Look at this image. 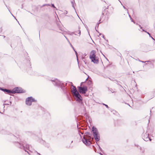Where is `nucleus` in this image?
<instances>
[{
	"label": "nucleus",
	"instance_id": "nucleus-40",
	"mask_svg": "<svg viewBox=\"0 0 155 155\" xmlns=\"http://www.w3.org/2000/svg\"><path fill=\"white\" fill-rule=\"evenodd\" d=\"M135 146L137 147L138 148V147H139V146L138 145L135 144Z\"/></svg>",
	"mask_w": 155,
	"mask_h": 155
},
{
	"label": "nucleus",
	"instance_id": "nucleus-57",
	"mask_svg": "<svg viewBox=\"0 0 155 155\" xmlns=\"http://www.w3.org/2000/svg\"><path fill=\"white\" fill-rule=\"evenodd\" d=\"M139 26L140 27V29H142V27L140 25H139Z\"/></svg>",
	"mask_w": 155,
	"mask_h": 155
},
{
	"label": "nucleus",
	"instance_id": "nucleus-61",
	"mask_svg": "<svg viewBox=\"0 0 155 155\" xmlns=\"http://www.w3.org/2000/svg\"><path fill=\"white\" fill-rule=\"evenodd\" d=\"M0 31H2V28H0Z\"/></svg>",
	"mask_w": 155,
	"mask_h": 155
},
{
	"label": "nucleus",
	"instance_id": "nucleus-11",
	"mask_svg": "<svg viewBox=\"0 0 155 155\" xmlns=\"http://www.w3.org/2000/svg\"><path fill=\"white\" fill-rule=\"evenodd\" d=\"M0 90L3 91L5 93L11 95L12 92V90L6 89L3 87H0Z\"/></svg>",
	"mask_w": 155,
	"mask_h": 155
},
{
	"label": "nucleus",
	"instance_id": "nucleus-49",
	"mask_svg": "<svg viewBox=\"0 0 155 155\" xmlns=\"http://www.w3.org/2000/svg\"><path fill=\"white\" fill-rule=\"evenodd\" d=\"M120 2V3H121V5H123V4H122V3L121 2V1L120 0H118Z\"/></svg>",
	"mask_w": 155,
	"mask_h": 155
},
{
	"label": "nucleus",
	"instance_id": "nucleus-41",
	"mask_svg": "<svg viewBox=\"0 0 155 155\" xmlns=\"http://www.w3.org/2000/svg\"><path fill=\"white\" fill-rule=\"evenodd\" d=\"M67 12L66 11H65L64 14L65 15L67 14Z\"/></svg>",
	"mask_w": 155,
	"mask_h": 155
},
{
	"label": "nucleus",
	"instance_id": "nucleus-3",
	"mask_svg": "<svg viewBox=\"0 0 155 155\" xmlns=\"http://www.w3.org/2000/svg\"><path fill=\"white\" fill-rule=\"evenodd\" d=\"M14 142L15 146L19 148L24 150L25 152H27L29 154H30L28 150L29 151L31 152V150H30V147H31V146L27 144L25 141L21 140L19 142L14 141Z\"/></svg>",
	"mask_w": 155,
	"mask_h": 155
},
{
	"label": "nucleus",
	"instance_id": "nucleus-21",
	"mask_svg": "<svg viewBox=\"0 0 155 155\" xmlns=\"http://www.w3.org/2000/svg\"><path fill=\"white\" fill-rule=\"evenodd\" d=\"M108 6H107V8L104 9L105 11L106 12V15H107V14H109L108 11L107 10L108 8Z\"/></svg>",
	"mask_w": 155,
	"mask_h": 155
},
{
	"label": "nucleus",
	"instance_id": "nucleus-13",
	"mask_svg": "<svg viewBox=\"0 0 155 155\" xmlns=\"http://www.w3.org/2000/svg\"><path fill=\"white\" fill-rule=\"evenodd\" d=\"M78 31H74L73 32H72V34H74L75 35H77V33H78L79 34V36H80L81 35V32L80 30V27L79 26L78 27Z\"/></svg>",
	"mask_w": 155,
	"mask_h": 155
},
{
	"label": "nucleus",
	"instance_id": "nucleus-58",
	"mask_svg": "<svg viewBox=\"0 0 155 155\" xmlns=\"http://www.w3.org/2000/svg\"><path fill=\"white\" fill-rule=\"evenodd\" d=\"M12 16L15 18V19L17 20V19L14 16V15L12 14Z\"/></svg>",
	"mask_w": 155,
	"mask_h": 155
},
{
	"label": "nucleus",
	"instance_id": "nucleus-59",
	"mask_svg": "<svg viewBox=\"0 0 155 155\" xmlns=\"http://www.w3.org/2000/svg\"><path fill=\"white\" fill-rule=\"evenodd\" d=\"M145 30L143 29H142V31H145Z\"/></svg>",
	"mask_w": 155,
	"mask_h": 155
},
{
	"label": "nucleus",
	"instance_id": "nucleus-19",
	"mask_svg": "<svg viewBox=\"0 0 155 155\" xmlns=\"http://www.w3.org/2000/svg\"><path fill=\"white\" fill-rule=\"evenodd\" d=\"M101 23V22H99L97 24H96V27H95V29L96 30V28H97H97H98V27H99V24Z\"/></svg>",
	"mask_w": 155,
	"mask_h": 155
},
{
	"label": "nucleus",
	"instance_id": "nucleus-47",
	"mask_svg": "<svg viewBox=\"0 0 155 155\" xmlns=\"http://www.w3.org/2000/svg\"><path fill=\"white\" fill-rule=\"evenodd\" d=\"M35 152H37V154H38L39 155H41V154H40L39 153H38V152L37 151H35Z\"/></svg>",
	"mask_w": 155,
	"mask_h": 155
},
{
	"label": "nucleus",
	"instance_id": "nucleus-20",
	"mask_svg": "<svg viewBox=\"0 0 155 155\" xmlns=\"http://www.w3.org/2000/svg\"><path fill=\"white\" fill-rule=\"evenodd\" d=\"M109 79L111 81H116V79H115L114 78H109Z\"/></svg>",
	"mask_w": 155,
	"mask_h": 155
},
{
	"label": "nucleus",
	"instance_id": "nucleus-32",
	"mask_svg": "<svg viewBox=\"0 0 155 155\" xmlns=\"http://www.w3.org/2000/svg\"><path fill=\"white\" fill-rule=\"evenodd\" d=\"M104 13H102V15H101V17H100V19H101L102 18V17H103V16L104 15Z\"/></svg>",
	"mask_w": 155,
	"mask_h": 155
},
{
	"label": "nucleus",
	"instance_id": "nucleus-27",
	"mask_svg": "<svg viewBox=\"0 0 155 155\" xmlns=\"http://www.w3.org/2000/svg\"><path fill=\"white\" fill-rule=\"evenodd\" d=\"M50 6V4H44V5H43L41 7H44V6Z\"/></svg>",
	"mask_w": 155,
	"mask_h": 155
},
{
	"label": "nucleus",
	"instance_id": "nucleus-52",
	"mask_svg": "<svg viewBox=\"0 0 155 155\" xmlns=\"http://www.w3.org/2000/svg\"><path fill=\"white\" fill-rule=\"evenodd\" d=\"M23 7V4H22L21 5V8H22Z\"/></svg>",
	"mask_w": 155,
	"mask_h": 155
},
{
	"label": "nucleus",
	"instance_id": "nucleus-6",
	"mask_svg": "<svg viewBox=\"0 0 155 155\" xmlns=\"http://www.w3.org/2000/svg\"><path fill=\"white\" fill-rule=\"evenodd\" d=\"M25 92V91L23 89L21 88L16 87L12 90L11 94L21 93Z\"/></svg>",
	"mask_w": 155,
	"mask_h": 155
},
{
	"label": "nucleus",
	"instance_id": "nucleus-30",
	"mask_svg": "<svg viewBox=\"0 0 155 155\" xmlns=\"http://www.w3.org/2000/svg\"><path fill=\"white\" fill-rule=\"evenodd\" d=\"M103 77L104 78H109L107 76V75H105V74L103 75Z\"/></svg>",
	"mask_w": 155,
	"mask_h": 155
},
{
	"label": "nucleus",
	"instance_id": "nucleus-22",
	"mask_svg": "<svg viewBox=\"0 0 155 155\" xmlns=\"http://www.w3.org/2000/svg\"><path fill=\"white\" fill-rule=\"evenodd\" d=\"M81 88H82V87H81L80 86H78V91L80 93L81 91Z\"/></svg>",
	"mask_w": 155,
	"mask_h": 155
},
{
	"label": "nucleus",
	"instance_id": "nucleus-16",
	"mask_svg": "<svg viewBox=\"0 0 155 155\" xmlns=\"http://www.w3.org/2000/svg\"><path fill=\"white\" fill-rule=\"evenodd\" d=\"M115 81V82H114L116 84L119 85L120 87L123 88L122 86L119 84L120 83H121V82L120 81H117L116 79V81Z\"/></svg>",
	"mask_w": 155,
	"mask_h": 155
},
{
	"label": "nucleus",
	"instance_id": "nucleus-37",
	"mask_svg": "<svg viewBox=\"0 0 155 155\" xmlns=\"http://www.w3.org/2000/svg\"><path fill=\"white\" fill-rule=\"evenodd\" d=\"M127 13L129 15V17L130 18V20H131V19H132V18L131 17V16L130 15H129V13L128 12H127Z\"/></svg>",
	"mask_w": 155,
	"mask_h": 155
},
{
	"label": "nucleus",
	"instance_id": "nucleus-15",
	"mask_svg": "<svg viewBox=\"0 0 155 155\" xmlns=\"http://www.w3.org/2000/svg\"><path fill=\"white\" fill-rule=\"evenodd\" d=\"M11 138L15 140H16L17 139H18L17 137L15 136L13 134L11 135Z\"/></svg>",
	"mask_w": 155,
	"mask_h": 155
},
{
	"label": "nucleus",
	"instance_id": "nucleus-45",
	"mask_svg": "<svg viewBox=\"0 0 155 155\" xmlns=\"http://www.w3.org/2000/svg\"><path fill=\"white\" fill-rule=\"evenodd\" d=\"M147 33L149 35V36H150V34L148 32H147Z\"/></svg>",
	"mask_w": 155,
	"mask_h": 155
},
{
	"label": "nucleus",
	"instance_id": "nucleus-64",
	"mask_svg": "<svg viewBox=\"0 0 155 155\" xmlns=\"http://www.w3.org/2000/svg\"><path fill=\"white\" fill-rule=\"evenodd\" d=\"M85 96H88V95H87V94H85Z\"/></svg>",
	"mask_w": 155,
	"mask_h": 155
},
{
	"label": "nucleus",
	"instance_id": "nucleus-51",
	"mask_svg": "<svg viewBox=\"0 0 155 155\" xmlns=\"http://www.w3.org/2000/svg\"><path fill=\"white\" fill-rule=\"evenodd\" d=\"M131 21L132 22H133L134 23H135L134 22V21L132 19V18L131 19Z\"/></svg>",
	"mask_w": 155,
	"mask_h": 155
},
{
	"label": "nucleus",
	"instance_id": "nucleus-63",
	"mask_svg": "<svg viewBox=\"0 0 155 155\" xmlns=\"http://www.w3.org/2000/svg\"><path fill=\"white\" fill-rule=\"evenodd\" d=\"M70 44L71 45V46L72 47V48H74L72 46V45H71V43H70Z\"/></svg>",
	"mask_w": 155,
	"mask_h": 155
},
{
	"label": "nucleus",
	"instance_id": "nucleus-34",
	"mask_svg": "<svg viewBox=\"0 0 155 155\" xmlns=\"http://www.w3.org/2000/svg\"><path fill=\"white\" fill-rule=\"evenodd\" d=\"M112 111L114 112H113V113L114 114H115V113H117V112L116 110H113Z\"/></svg>",
	"mask_w": 155,
	"mask_h": 155
},
{
	"label": "nucleus",
	"instance_id": "nucleus-10",
	"mask_svg": "<svg viewBox=\"0 0 155 155\" xmlns=\"http://www.w3.org/2000/svg\"><path fill=\"white\" fill-rule=\"evenodd\" d=\"M83 137H84L87 139H89V140H90L92 139H93L92 137V134L89 132H85Z\"/></svg>",
	"mask_w": 155,
	"mask_h": 155
},
{
	"label": "nucleus",
	"instance_id": "nucleus-36",
	"mask_svg": "<svg viewBox=\"0 0 155 155\" xmlns=\"http://www.w3.org/2000/svg\"><path fill=\"white\" fill-rule=\"evenodd\" d=\"M73 49L74 50V51H75V54L76 55H77V52L75 51L74 48H73Z\"/></svg>",
	"mask_w": 155,
	"mask_h": 155
},
{
	"label": "nucleus",
	"instance_id": "nucleus-46",
	"mask_svg": "<svg viewBox=\"0 0 155 155\" xmlns=\"http://www.w3.org/2000/svg\"><path fill=\"white\" fill-rule=\"evenodd\" d=\"M85 56L84 57H82V59H84L85 58Z\"/></svg>",
	"mask_w": 155,
	"mask_h": 155
},
{
	"label": "nucleus",
	"instance_id": "nucleus-54",
	"mask_svg": "<svg viewBox=\"0 0 155 155\" xmlns=\"http://www.w3.org/2000/svg\"><path fill=\"white\" fill-rule=\"evenodd\" d=\"M46 146L47 147H49V145L48 144Z\"/></svg>",
	"mask_w": 155,
	"mask_h": 155
},
{
	"label": "nucleus",
	"instance_id": "nucleus-4",
	"mask_svg": "<svg viewBox=\"0 0 155 155\" xmlns=\"http://www.w3.org/2000/svg\"><path fill=\"white\" fill-rule=\"evenodd\" d=\"M89 58L91 60V62L94 64H97L99 63V58L96 55V51L92 50L90 53Z\"/></svg>",
	"mask_w": 155,
	"mask_h": 155
},
{
	"label": "nucleus",
	"instance_id": "nucleus-18",
	"mask_svg": "<svg viewBox=\"0 0 155 155\" xmlns=\"http://www.w3.org/2000/svg\"><path fill=\"white\" fill-rule=\"evenodd\" d=\"M139 149L141 151L142 153H143L144 152V150L143 148H142L141 147H140Z\"/></svg>",
	"mask_w": 155,
	"mask_h": 155
},
{
	"label": "nucleus",
	"instance_id": "nucleus-5",
	"mask_svg": "<svg viewBox=\"0 0 155 155\" xmlns=\"http://www.w3.org/2000/svg\"><path fill=\"white\" fill-rule=\"evenodd\" d=\"M92 132L96 141H98L100 140V137L97 129L95 127L93 126L92 127Z\"/></svg>",
	"mask_w": 155,
	"mask_h": 155
},
{
	"label": "nucleus",
	"instance_id": "nucleus-25",
	"mask_svg": "<svg viewBox=\"0 0 155 155\" xmlns=\"http://www.w3.org/2000/svg\"><path fill=\"white\" fill-rule=\"evenodd\" d=\"M51 7L54 8L56 10H57V8L55 7L54 4H51Z\"/></svg>",
	"mask_w": 155,
	"mask_h": 155
},
{
	"label": "nucleus",
	"instance_id": "nucleus-44",
	"mask_svg": "<svg viewBox=\"0 0 155 155\" xmlns=\"http://www.w3.org/2000/svg\"><path fill=\"white\" fill-rule=\"evenodd\" d=\"M150 37H151L153 40H155V39L153 38L151 36V35H150V36H149Z\"/></svg>",
	"mask_w": 155,
	"mask_h": 155
},
{
	"label": "nucleus",
	"instance_id": "nucleus-17",
	"mask_svg": "<svg viewBox=\"0 0 155 155\" xmlns=\"http://www.w3.org/2000/svg\"><path fill=\"white\" fill-rule=\"evenodd\" d=\"M74 2L73 1H71V4H72V7L75 10V7H74Z\"/></svg>",
	"mask_w": 155,
	"mask_h": 155
},
{
	"label": "nucleus",
	"instance_id": "nucleus-1",
	"mask_svg": "<svg viewBox=\"0 0 155 155\" xmlns=\"http://www.w3.org/2000/svg\"><path fill=\"white\" fill-rule=\"evenodd\" d=\"M67 82H69L68 85L67 87L68 88H69L70 90V87H69V86H71L73 87L72 92L73 94L74 99L76 101V102L78 103L81 107L82 109V110L84 111H85L86 110V107L84 106L83 101V99L81 95L80 94L79 92L76 89V87L73 84L72 82L68 81ZM70 95H71V92H70ZM69 100L71 98L70 97L69 98H68Z\"/></svg>",
	"mask_w": 155,
	"mask_h": 155
},
{
	"label": "nucleus",
	"instance_id": "nucleus-62",
	"mask_svg": "<svg viewBox=\"0 0 155 155\" xmlns=\"http://www.w3.org/2000/svg\"><path fill=\"white\" fill-rule=\"evenodd\" d=\"M70 44L71 45V46L72 47V48H74L72 46V45H71V43H70Z\"/></svg>",
	"mask_w": 155,
	"mask_h": 155
},
{
	"label": "nucleus",
	"instance_id": "nucleus-2",
	"mask_svg": "<svg viewBox=\"0 0 155 155\" xmlns=\"http://www.w3.org/2000/svg\"><path fill=\"white\" fill-rule=\"evenodd\" d=\"M51 80L54 86L61 88L62 92L66 95L67 98H70V89L67 87V85L69 84V82H67L68 81L64 83L57 78L54 79L52 78Z\"/></svg>",
	"mask_w": 155,
	"mask_h": 155
},
{
	"label": "nucleus",
	"instance_id": "nucleus-14",
	"mask_svg": "<svg viewBox=\"0 0 155 155\" xmlns=\"http://www.w3.org/2000/svg\"><path fill=\"white\" fill-rule=\"evenodd\" d=\"M144 48H146V47L147 48H145L144 49L146 51H148L150 50V46L149 45H144Z\"/></svg>",
	"mask_w": 155,
	"mask_h": 155
},
{
	"label": "nucleus",
	"instance_id": "nucleus-56",
	"mask_svg": "<svg viewBox=\"0 0 155 155\" xmlns=\"http://www.w3.org/2000/svg\"><path fill=\"white\" fill-rule=\"evenodd\" d=\"M99 153L100 155H103L102 154V153H101V152Z\"/></svg>",
	"mask_w": 155,
	"mask_h": 155
},
{
	"label": "nucleus",
	"instance_id": "nucleus-38",
	"mask_svg": "<svg viewBox=\"0 0 155 155\" xmlns=\"http://www.w3.org/2000/svg\"><path fill=\"white\" fill-rule=\"evenodd\" d=\"M102 54H103V55H104V57H105V58H106V60L108 61H109V60H108V59L105 56L102 54V52H101Z\"/></svg>",
	"mask_w": 155,
	"mask_h": 155
},
{
	"label": "nucleus",
	"instance_id": "nucleus-8",
	"mask_svg": "<svg viewBox=\"0 0 155 155\" xmlns=\"http://www.w3.org/2000/svg\"><path fill=\"white\" fill-rule=\"evenodd\" d=\"M142 139L145 141H147L149 140L151 141L152 139L149 137V133L148 131H147L146 133H143L142 135Z\"/></svg>",
	"mask_w": 155,
	"mask_h": 155
},
{
	"label": "nucleus",
	"instance_id": "nucleus-26",
	"mask_svg": "<svg viewBox=\"0 0 155 155\" xmlns=\"http://www.w3.org/2000/svg\"><path fill=\"white\" fill-rule=\"evenodd\" d=\"M57 26H58V27L59 30H60L62 31V28L61 27L59 26V25L58 24H57Z\"/></svg>",
	"mask_w": 155,
	"mask_h": 155
},
{
	"label": "nucleus",
	"instance_id": "nucleus-48",
	"mask_svg": "<svg viewBox=\"0 0 155 155\" xmlns=\"http://www.w3.org/2000/svg\"><path fill=\"white\" fill-rule=\"evenodd\" d=\"M11 104H12V101H10L9 104V105H11Z\"/></svg>",
	"mask_w": 155,
	"mask_h": 155
},
{
	"label": "nucleus",
	"instance_id": "nucleus-50",
	"mask_svg": "<svg viewBox=\"0 0 155 155\" xmlns=\"http://www.w3.org/2000/svg\"><path fill=\"white\" fill-rule=\"evenodd\" d=\"M120 2V3H121V5H123V4H122V3L121 2V1L120 0H118Z\"/></svg>",
	"mask_w": 155,
	"mask_h": 155
},
{
	"label": "nucleus",
	"instance_id": "nucleus-33",
	"mask_svg": "<svg viewBox=\"0 0 155 155\" xmlns=\"http://www.w3.org/2000/svg\"><path fill=\"white\" fill-rule=\"evenodd\" d=\"M140 61L141 62H143V63H144V62L145 63V62H149V61Z\"/></svg>",
	"mask_w": 155,
	"mask_h": 155
},
{
	"label": "nucleus",
	"instance_id": "nucleus-31",
	"mask_svg": "<svg viewBox=\"0 0 155 155\" xmlns=\"http://www.w3.org/2000/svg\"><path fill=\"white\" fill-rule=\"evenodd\" d=\"M78 132H79V135H80V137H81V134H80V133H81V134H82V135H83V134H84V133H83V132H80L79 131H78Z\"/></svg>",
	"mask_w": 155,
	"mask_h": 155
},
{
	"label": "nucleus",
	"instance_id": "nucleus-42",
	"mask_svg": "<svg viewBox=\"0 0 155 155\" xmlns=\"http://www.w3.org/2000/svg\"><path fill=\"white\" fill-rule=\"evenodd\" d=\"M64 37L65 38H66V39L67 40V41H68L69 42V40H68V38H67V37H66L65 35H64Z\"/></svg>",
	"mask_w": 155,
	"mask_h": 155
},
{
	"label": "nucleus",
	"instance_id": "nucleus-9",
	"mask_svg": "<svg viewBox=\"0 0 155 155\" xmlns=\"http://www.w3.org/2000/svg\"><path fill=\"white\" fill-rule=\"evenodd\" d=\"M83 143L86 146H88L91 145V142L89 139L86 138L84 137H83V138L82 140Z\"/></svg>",
	"mask_w": 155,
	"mask_h": 155
},
{
	"label": "nucleus",
	"instance_id": "nucleus-55",
	"mask_svg": "<svg viewBox=\"0 0 155 155\" xmlns=\"http://www.w3.org/2000/svg\"><path fill=\"white\" fill-rule=\"evenodd\" d=\"M98 33H100L99 32V31L97 30V29H96V30H95Z\"/></svg>",
	"mask_w": 155,
	"mask_h": 155
},
{
	"label": "nucleus",
	"instance_id": "nucleus-29",
	"mask_svg": "<svg viewBox=\"0 0 155 155\" xmlns=\"http://www.w3.org/2000/svg\"><path fill=\"white\" fill-rule=\"evenodd\" d=\"M102 104L103 105L105 106L107 108H109V107H108V106L107 104H104V103H103Z\"/></svg>",
	"mask_w": 155,
	"mask_h": 155
},
{
	"label": "nucleus",
	"instance_id": "nucleus-53",
	"mask_svg": "<svg viewBox=\"0 0 155 155\" xmlns=\"http://www.w3.org/2000/svg\"><path fill=\"white\" fill-rule=\"evenodd\" d=\"M8 104H3V105H8Z\"/></svg>",
	"mask_w": 155,
	"mask_h": 155
},
{
	"label": "nucleus",
	"instance_id": "nucleus-7",
	"mask_svg": "<svg viewBox=\"0 0 155 155\" xmlns=\"http://www.w3.org/2000/svg\"><path fill=\"white\" fill-rule=\"evenodd\" d=\"M37 100L32 97H27L26 99L25 103L26 105L28 106H31L32 104V102H36Z\"/></svg>",
	"mask_w": 155,
	"mask_h": 155
},
{
	"label": "nucleus",
	"instance_id": "nucleus-43",
	"mask_svg": "<svg viewBox=\"0 0 155 155\" xmlns=\"http://www.w3.org/2000/svg\"><path fill=\"white\" fill-rule=\"evenodd\" d=\"M77 56V61H78V65H79V62H78V57H77V55H76Z\"/></svg>",
	"mask_w": 155,
	"mask_h": 155
},
{
	"label": "nucleus",
	"instance_id": "nucleus-23",
	"mask_svg": "<svg viewBox=\"0 0 155 155\" xmlns=\"http://www.w3.org/2000/svg\"><path fill=\"white\" fill-rule=\"evenodd\" d=\"M153 95L151 99L153 98L155 96V90L153 91Z\"/></svg>",
	"mask_w": 155,
	"mask_h": 155
},
{
	"label": "nucleus",
	"instance_id": "nucleus-28",
	"mask_svg": "<svg viewBox=\"0 0 155 155\" xmlns=\"http://www.w3.org/2000/svg\"><path fill=\"white\" fill-rule=\"evenodd\" d=\"M108 89L112 93H114L115 92L114 91H113V89L112 88L110 89L109 88H108Z\"/></svg>",
	"mask_w": 155,
	"mask_h": 155
},
{
	"label": "nucleus",
	"instance_id": "nucleus-35",
	"mask_svg": "<svg viewBox=\"0 0 155 155\" xmlns=\"http://www.w3.org/2000/svg\"><path fill=\"white\" fill-rule=\"evenodd\" d=\"M101 35H102V38H103L105 40V38L104 35L103 34H102Z\"/></svg>",
	"mask_w": 155,
	"mask_h": 155
},
{
	"label": "nucleus",
	"instance_id": "nucleus-24",
	"mask_svg": "<svg viewBox=\"0 0 155 155\" xmlns=\"http://www.w3.org/2000/svg\"><path fill=\"white\" fill-rule=\"evenodd\" d=\"M97 145L98 146V147H99V150H100L103 152V150L101 148V147H100V146L98 144H97Z\"/></svg>",
	"mask_w": 155,
	"mask_h": 155
},
{
	"label": "nucleus",
	"instance_id": "nucleus-39",
	"mask_svg": "<svg viewBox=\"0 0 155 155\" xmlns=\"http://www.w3.org/2000/svg\"><path fill=\"white\" fill-rule=\"evenodd\" d=\"M122 6H123V8H124V9H126L127 10V9L126 8V7H125L124 6V5H123Z\"/></svg>",
	"mask_w": 155,
	"mask_h": 155
},
{
	"label": "nucleus",
	"instance_id": "nucleus-60",
	"mask_svg": "<svg viewBox=\"0 0 155 155\" xmlns=\"http://www.w3.org/2000/svg\"><path fill=\"white\" fill-rule=\"evenodd\" d=\"M99 35H102V34H101V33H99Z\"/></svg>",
	"mask_w": 155,
	"mask_h": 155
},
{
	"label": "nucleus",
	"instance_id": "nucleus-12",
	"mask_svg": "<svg viewBox=\"0 0 155 155\" xmlns=\"http://www.w3.org/2000/svg\"><path fill=\"white\" fill-rule=\"evenodd\" d=\"M81 91L80 93L85 94L87 91V87H84L81 88Z\"/></svg>",
	"mask_w": 155,
	"mask_h": 155
}]
</instances>
